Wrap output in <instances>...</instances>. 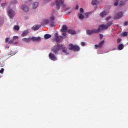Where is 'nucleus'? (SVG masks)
<instances>
[{
	"mask_svg": "<svg viewBox=\"0 0 128 128\" xmlns=\"http://www.w3.org/2000/svg\"><path fill=\"white\" fill-rule=\"evenodd\" d=\"M55 6L56 10H58L61 8V10L64 12H66L70 10V7H67L66 5L64 4V0H56Z\"/></svg>",
	"mask_w": 128,
	"mask_h": 128,
	"instance_id": "nucleus-1",
	"label": "nucleus"
},
{
	"mask_svg": "<svg viewBox=\"0 0 128 128\" xmlns=\"http://www.w3.org/2000/svg\"><path fill=\"white\" fill-rule=\"evenodd\" d=\"M62 44H58L52 47V52H54V54H58V52H60V48H62Z\"/></svg>",
	"mask_w": 128,
	"mask_h": 128,
	"instance_id": "nucleus-2",
	"label": "nucleus"
},
{
	"mask_svg": "<svg viewBox=\"0 0 128 128\" xmlns=\"http://www.w3.org/2000/svg\"><path fill=\"white\" fill-rule=\"evenodd\" d=\"M69 49H70V50H74V52H80V50L78 45L74 46L72 44H69Z\"/></svg>",
	"mask_w": 128,
	"mask_h": 128,
	"instance_id": "nucleus-3",
	"label": "nucleus"
},
{
	"mask_svg": "<svg viewBox=\"0 0 128 128\" xmlns=\"http://www.w3.org/2000/svg\"><path fill=\"white\" fill-rule=\"evenodd\" d=\"M98 30L96 29L88 30H86L87 36H92V34H98Z\"/></svg>",
	"mask_w": 128,
	"mask_h": 128,
	"instance_id": "nucleus-4",
	"label": "nucleus"
},
{
	"mask_svg": "<svg viewBox=\"0 0 128 128\" xmlns=\"http://www.w3.org/2000/svg\"><path fill=\"white\" fill-rule=\"evenodd\" d=\"M55 40L56 42H60L64 40V37L62 36H58V32H56L54 35Z\"/></svg>",
	"mask_w": 128,
	"mask_h": 128,
	"instance_id": "nucleus-5",
	"label": "nucleus"
},
{
	"mask_svg": "<svg viewBox=\"0 0 128 128\" xmlns=\"http://www.w3.org/2000/svg\"><path fill=\"white\" fill-rule=\"evenodd\" d=\"M60 50H62L61 54L62 56H68V48L66 46H64V45L62 44Z\"/></svg>",
	"mask_w": 128,
	"mask_h": 128,
	"instance_id": "nucleus-6",
	"label": "nucleus"
},
{
	"mask_svg": "<svg viewBox=\"0 0 128 128\" xmlns=\"http://www.w3.org/2000/svg\"><path fill=\"white\" fill-rule=\"evenodd\" d=\"M8 16L11 19L14 18V16H16V12H14V11L12 10V9H10L8 11Z\"/></svg>",
	"mask_w": 128,
	"mask_h": 128,
	"instance_id": "nucleus-7",
	"label": "nucleus"
},
{
	"mask_svg": "<svg viewBox=\"0 0 128 128\" xmlns=\"http://www.w3.org/2000/svg\"><path fill=\"white\" fill-rule=\"evenodd\" d=\"M124 14L122 12H119L116 14L114 16V20H120V18H122Z\"/></svg>",
	"mask_w": 128,
	"mask_h": 128,
	"instance_id": "nucleus-8",
	"label": "nucleus"
},
{
	"mask_svg": "<svg viewBox=\"0 0 128 128\" xmlns=\"http://www.w3.org/2000/svg\"><path fill=\"white\" fill-rule=\"evenodd\" d=\"M54 20L55 18L54 15H52L51 16H50L49 22L50 26L51 28H54Z\"/></svg>",
	"mask_w": 128,
	"mask_h": 128,
	"instance_id": "nucleus-9",
	"label": "nucleus"
},
{
	"mask_svg": "<svg viewBox=\"0 0 128 128\" xmlns=\"http://www.w3.org/2000/svg\"><path fill=\"white\" fill-rule=\"evenodd\" d=\"M104 30H108V26H106V24H102L98 26V29H96V30H98V32H100Z\"/></svg>",
	"mask_w": 128,
	"mask_h": 128,
	"instance_id": "nucleus-10",
	"label": "nucleus"
},
{
	"mask_svg": "<svg viewBox=\"0 0 128 128\" xmlns=\"http://www.w3.org/2000/svg\"><path fill=\"white\" fill-rule=\"evenodd\" d=\"M49 58L51 60H53V62H56V60H58V58L56 56V55L54 54L52 52H50L49 54Z\"/></svg>",
	"mask_w": 128,
	"mask_h": 128,
	"instance_id": "nucleus-11",
	"label": "nucleus"
},
{
	"mask_svg": "<svg viewBox=\"0 0 128 128\" xmlns=\"http://www.w3.org/2000/svg\"><path fill=\"white\" fill-rule=\"evenodd\" d=\"M104 44V40H103L100 42L98 44H95L94 46L96 48H102V45Z\"/></svg>",
	"mask_w": 128,
	"mask_h": 128,
	"instance_id": "nucleus-12",
	"label": "nucleus"
},
{
	"mask_svg": "<svg viewBox=\"0 0 128 128\" xmlns=\"http://www.w3.org/2000/svg\"><path fill=\"white\" fill-rule=\"evenodd\" d=\"M68 26L66 25H64L62 26V28L60 30V32H68Z\"/></svg>",
	"mask_w": 128,
	"mask_h": 128,
	"instance_id": "nucleus-13",
	"label": "nucleus"
},
{
	"mask_svg": "<svg viewBox=\"0 0 128 128\" xmlns=\"http://www.w3.org/2000/svg\"><path fill=\"white\" fill-rule=\"evenodd\" d=\"M22 8L24 12H28V10H30L28 6L26 4H23L22 6Z\"/></svg>",
	"mask_w": 128,
	"mask_h": 128,
	"instance_id": "nucleus-14",
	"label": "nucleus"
},
{
	"mask_svg": "<svg viewBox=\"0 0 128 128\" xmlns=\"http://www.w3.org/2000/svg\"><path fill=\"white\" fill-rule=\"evenodd\" d=\"M42 27V25H34L32 28V30H38Z\"/></svg>",
	"mask_w": 128,
	"mask_h": 128,
	"instance_id": "nucleus-15",
	"label": "nucleus"
},
{
	"mask_svg": "<svg viewBox=\"0 0 128 128\" xmlns=\"http://www.w3.org/2000/svg\"><path fill=\"white\" fill-rule=\"evenodd\" d=\"M10 40V37L6 38L5 40V42H8L9 44H14V40ZM9 40V41H8Z\"/></svg>",
	"mask_w": 128,
	"mask_h": 128,
	"instance_id": "nucleus-16",
	"label": "nucleus"
},
{
	"mask_svg": "<svg viewBox=\"0 0 128 128\" xmlns=\"http://www.w3.org/2000/svg\"><path fill=\"white\" fill-rule=\"evenodd\" d=\"M30 39L33 42H40L41 40L40 37H34V36H32V38H30Z\"/></svg>",
	"mask_w": 128,
	"mask_h": 128,
	"instance_id": "nucleus-17",
	"label": "nucleus"
},
{
	"mask_svg": "<svg viewBox=\"0 0 128 128\" xmlns=\"http://www.w3.org/2000/svg\"><path fill=\"white\" fill-rule=\"evenodd\" d=\"M38 4H40L38 2H34L32 4V8H34V10L38 6Z\"/></svg>",
	"mask_w": 128,
	"mask_h": 128,
	"instance_id": "nucleus-18",
	"label": "nucleus"
},
{
	"mask_svg": "<svg viewBox=\"0 0 128 128\" xmlns=\"http://www.w3.org/2000/svg\"><path fill=\"white\" fill-rule=\"evenodd\" d=\"M29 32H30V31H28V30H24L22 32L21 34V36H28Z\"/></svg>",
	"mask_w": 128,
	"mask_h": 128,
	"instance_id": "nucleus-19",
	"label": "nucleus"
},
{
	"mask_svg": "<svg viewBox=\"0 0 128 128\" xmlns=\"http://www.w3.org/2000/svg\"><path fill=\"white\" fill-rule=\"evenodd\" d=\"M32 39L30 38H22V42H30Z\"/></svg>",
	"mask_w": 128,
	"mask_h": 128,
	"instance_id": "nucleus-20",
	"label": "nucleus"
},
{
	"mask_svg": "<svg viewBox=\"0 0 128 128\" xmlns=\"http://www.w3.org/2000/svg\"><path fill=\"white\" fill-rule=\"evenodd\" d=\"M124 44H120L118 46V50H122L124 49Z\"/></svg>",
	"mask_w": 128,
	"mask_h": 128,
	"instance_id": "nucleus-21",
	"label": "nucleus"
},
{
	"mask_svg": "<svg viewBox=\"0 0 128 128\" xmlns=\"http://www.w3.org/2000/svg\"><path fill=\"white\" fill-rule=\"evenodd\" d=\"M106 16V12L104 11L100 13V16L101 18H104Z\"/></svg>",
	"mask_w": 128,
	"mask_h": 128,
	"instance_id": "nucleus-22",
	"label": "nucleus"
},
{
	"mask_svg": "<svg viewBox=\"0 0 128 128\" xmlns=\"http://www.w3.org/2000/svg\"><path fill=\"white\" fill-rule=\"evenodd\" d=\"M68 34H76V31L72 30H68Z\"/></svg>",
	"mask_w": 128,
	"mask_h": 128,
	"instance_id": "nucleus-23",
	"label": "nucleus"
},
{
	"mask_svg": "<svg viewBox=\"0 0 128 128\" xmlns=\"http://www.w3.org/2000/svg\"><path fill=\"white\" fill-rule=\"evenodd\" d=\"M78 18L80 20H84V16L82 14H79Z\"/></svg>",
	"mask_w": 128,
	"mask_h": 128,
	"instance_id": "nucleus-24",
	"label": "nucleus"
},
{
	"mask_svg": "<svg viewBox=\"0 0 128 128\" xmlns=\"http://www.w3.org/2000/svg\"><path fill=\"white\" fill-rule=\"evenodd\" d=\"M52 35L50 34H46L44 36V38H45V40H48V38H51Z\"/></svg>",
	"mask_w": 128,
	"mask_h": 128,
	"instance_id": "nucleus-25",
	"label": "nucleus"
},
{
	"mask_svg": "<svg viewBox=\"0 0 128 128\" xmlns=\"http://www.w3.org/2000/svg\"><path fill=\"white\" fill-rule=\"evenodd\" d=\"M112 24V21H110L108 22L106 24V26H107V28H108L109 26H110Z\"/></svg>",
	"mask_w": 128,
	"mask_h": 128,
	"instance_id": "nucleus-26",
	"label": "nucleus"
},
{
	"mask_svg": "<svg viewBox=\"0 0 128 128\" xmlns=\"http://www.w3.org/2000/svg\"><path fill=\"white\" fill-rule=\"evenodd\" d=\"M43 22L44 24H50V20L48 19L44 20H43Z\"/></svg>",
	"mask_w": 128,
	"mask_h": 128,
	"instance_id": "nucleus-27",
	"label": "nucleus"
},
{
	"mask_svg": "<svg viewBox=\"0 0 128 128\" xmlns=\"http://www.w3.org/2000/svg\"><path fill=\"white\" fill-rule=\"evenodd\" d=\"M4 18H0V26H2L4 24Z\"/></svg>",
	"mask_w": 128,
	"mask_h": 128,
	"instance_id": "nucleus-28",
	"label": "nucleus"
},
{
	"mask_svg": "<svg viewBox=\"0 0 128 128\" xmlns=\"http://www.w3.org/2000/svg\"><path fill=\"white\" fill-rule=\"evenodd\" d=\"M96 2H98V0H92V6H96Z\"/></svg>",
	"mask_w": 128,
	"mask_h": 128,
	"instance_id": "nucleus-29",
	"label": "nucleus"
},
{
	"mask_svg": "<svg viewBox=\"0 0 128 128\" xmlns=\"http://www.w3.org/2000/svg\"><path fill=\"white\" fill-rule=\"evenodd\" d=\"M14 30H20V26L16 25L14 26Z\"/></svg>",
	"mask_w": 128,
	"mask_h": 128,
	"instance_id": "nucleus-30",
	"label": "nucleus"
},
{
	"mask_svg": "<svg viewBox=\"0 0 128 128\" xmlns=\"http://www.w3.org/2000/svg\"><path fill=\"white\" fill-rule=\"evenodd\" d=\"M10 4H18V1H16V0H12L11 1Z\"/></svg>",
	"mask_w": 128,
	"mask_h": 128,
	"instance_id": "nucleus-31",
	"label": "nucleus"
},
{
	"mask_svg": "<svg viewBox=\"0 0 128 128\" xmlns=\"http://www.w3.org/2000/svg\"><path fill=\"white\" fill-rule=\"evenodd\" d=\"M4 61L0 62V66L2 68V66H4Z\"/></svg>",
	"mask_w": 128,
	"mask_h": 128,
	"instance_id": "nucleus-32",
	"label": "nucleus"
},
{
	"mask_svg": "<svg viewBox=\"0 0 128 128\" xmlns=\"http://www.w3.org/2000/svg\"><path fill=\"white\" fill-rule=\"evenodd\" d=\"M126 4V3L124 1H121L119 2V6H124Z\"/></svg>",
	"mask_w": 128,
	"mask_h": 128,
	"instance_id": "nucleus-33",
	"label": "nucleus"
},
{
	"mask_svg": "<svg viewBox=\"0 0 128 128\" xmlns=\"http://www.w3.org/2000/svg\"><path fill=\"white\" fill-rule=\"evenodd\" d=\"M118 0H116V2L114 3V6H118Z\"/></svg>",
	"mask_w": 128,
	"mask_h": 128,
	"instance_id": "nucleus-34",
	"label": "nucleus"
},
{
	"mask_svg": "<svg viewBox=\"0 0 128 128\" xmlns=\"http://www.w3.org/2000/svg\"><path fill=\"white\" fill-rule=\"evenodd\" d=\"M128 36V32H125L122 34L123 36Z\"/></svg>",
	"mask_w": 128,
	"mask_h": 128,
	"instance_id": "nucleus-35",
	"label": "nucleus"
},
{
	"mask_svg": "<svg viewBox=\"0 0 128 128\" xmlns=\"http://www.w3.org/2000/svg\"><path fill=\"white\" fill-rule=\"evenodd\" d=\"M6 4H7L6 2L3 3L2 4V6L3 8H5Z\"/></svg>",
	"mask_w": 128,
	"mask_h": 128,
	"instance_id": "nucleus-36",
	"label": "nucleus"
},
{
	"mask_svg": "<svg viewBox=\"0 0 128 128\" xmlns=\"http://www.w3.org/2000/svg\"><path fill=\"white\" fill-rule=\"evenodd\" d=\"M84 16H86V18H88V16H90V13L86 12L84 14Z\"/></svg>",
	"mask_w": 128,
	"mask_h": 128,
	"instance_id": "nucleus-37",
	"label": "nucleus"
},
{
	"mask_svg": "<svg viewBox=\"0 0 128 128\" xmlns=\"http://www.w3.org/2000/svg\"><path fill=\"white\" fill-rule=\"evenodd\" d=\"M4 68H2V69L0 70V73L4 74Z\"/></svg>",
	"mask_w": 128,
	"mask_h": 128,
	"instance_id": "nucleus-38",
	"label": "nucleus"
},
{
	"mask_svg": "<svg viewBox=\"0 0 128 128\" xmlns=\"http://www.w3.org/2000/svg\"><path fill=\"white\" fill-rule=\"evenodd\" d=\"M128 22L126 21L124 22V26H128Z\"/></svg>",
	"mask_w": 128,
	"mask_h": 128,
	"instance_id": "nucleus-39",
	"label": "nucleus"
},
{
	"mask_svg": "<svg viewBox=\"0 0 128 128\" xmlns=\"http://www.w3.org/2000/svg\"><path fill=\"white\" fill-rule=\"evenodd\" d=\"M80 12H81L82 14V12H84V8H80Z\"/></svg>",
	"mask_w": 128,
	"mask_h": 128,
	"instance_id": "nucleus-40",
	"label": "nucleus"
},
{
	"mask_svg": "<svg viewBox=\"0 0 128 128\" xmlns=\"http://www.w3.org/2000/svg\"><path fill=\"white\" fill-rule=\"evenodd\" d=\"M16 39L18 40V36H14L13 37V40H16Z\"/></svg>",
	"mask_w": 128,
	"mask_h": 128,
	"instance_id": "nucleus-41",
	"label": "nucleus"
},
{
	"mask_svg": "<svg viewBox=\"0 0 128 128\" xmlns=\"http://www.w3.org/2000/svg\"><path fill=\"white\" fill-rule=\"evenodd\" d=\"M81 46H86V43L84 42H81Z\"/></svg>",
	"mask_w": 128,
	"mask_h": 128,
	"instance_id": "nucleus-42",
	"label": "nucleus"
},
{
	"mask_svg": "<svg viewBox=\"0 0 128 128\" xmlns=\"http://www.w3.org/2000/svg\"><path fill=\"white\" fill-rule=\"evenodd\" d=\"M121 41H122V39H120V38H118V39L117 40V42H118V44H119V42H120Z\"/></svg>",
	"mask_w": 128,
	"mask_h": 128,
	"instance_id": "nucleus-43",
	"label": "nucleus"
},
{
	"mask_svg": "<svg viewBox=\"0 0 128 128\" xmlns=\"http://www.w3.org/2000/svg\"><path fill=\"white\" fill-rule=\"evenodd\" d=\"M110 18H112V17L109 16V17L106 18V20L107 22H108V20H110Z\"/></svg>",
	"mask_w": 128,
	"mask_h": 128,
	"instance_id": "nucleus-44",
	"label": "nucleus"
},
{
	"mask_svg": "<svg viewBox=\"0 0 128 128\" xmlns=\"http://www.w3.org/2000/svg\"><path fill=\"white\" fill-rule=\"evenodd\" d=\"M102 38H104V36L102 34H100V40H102Z\"/></svg>",
	"mask_w": 128,
	"mask_h": 128,
	"instance_id": "nucleus-45",
	"label": "nucleus"
},
{
	"mask_svg": "<svg viewBox=\"0 0 128 128\" xmlns=\"http://www.w3.org/2000/svg\"><path fill=\"white\" fill-rule=\"evenodd\" d=\"M6 48H10V46L8 44L5 45Z\"/></svg>",
	"mask_w": 128,
	"mask_h": 128,
	"instance_id": "nucleus-46",
	"label": "nucleus"
},
{
	"mask_svg": "<svg viewBox=\"0 0 128 128\" xmlns=\"http://www.w3.org/2000/svg\"><path fill=\"white\" fill-rule=\"evenodd\" d=\"M62 36H66V33H63L62 34Z\"/></svg>",
	"mask_w": 128,
	"mask_h": 128,
	"instance_id": "nucleus-47",
	"label": "nucleus"
},
{
	"mask_svg": "<svg viewBox=\"0 0 128 128\" xmlns=\"http://www.w3.org/2000/svg\"><path fill=\"white\" fill-rule=\"evenodd\" d=\"M76 10H78V6L77 5L76 7Z\"/></svg>",
	"mask_w": 128,
	"mask_h": 128,
	"instance_id": "nucleus-48",
	"label": "nucleus"
},
{
	"mask_svg": "<svg viewBox=\"0 0 128 128\" xmlns=\"http://www.w3.org/2000/svg\"><path fill=\"white\" fill-rule=\"evenodd\" d=\"M70 12H72V11H70L68 12H67L68 14H70Z\"/></svg>",
	"mask_w": 128,
	"mask_h": 128,
	"instance_id": "nucleus-49",
	"label": "nucleus"
},
{
	"mask_svg": "<svg viewBox=\"0 0 128 128\" xmlns=\"http://www.w3.org/2000/svg\"><path fill=\"white\" fill-rule=\"evenodd\" d=\"M116 50V48H114L113 50Z\"/></svg>",
	"mask_w": 128,
	"mask_h": 128,
	"instance_id": "nucleus-50",
	"label": "nucleus"
},
{
	"mask_svg": "<svg viewBox=\"0 0 128 128\" xmlns=\"http://www.w3.org/2000/svg\"><path fill=\"white\" fill-rule=\"evenodd\" d=\"M18 44V42H14V44Z\"/></svg>",
	"mask_w": 128,
	"mask_h": 128,
	"instance_id": "nucleus-51",
	"label": "nucleus"
},
{
	"mask_svg": "<svg viewBox=\"0 0 128 128\" xmlns=\"http://www.w3.org/2000/svg\"><path fill=\"white\" fill-rule=\"evenodd\" d=\"M98 54H100V52H98V53H97Z\"/></svg>",
	"mask_w": 128,
	"mask_h": 128,
	"instance_id": "nucleus-52",
	"label": "nucleus"
},
{
	"mask_svg": "<svg viewBox=\"0 0 128 128\" xmlns=\"http://www.w3.org/2000/svg\"><path fill=\"white\" fill-rule=\"evenodd\" d=\"M50 0H48V2H50Z\"/></svg>",
	"mask_w": 128,
	"mask_h": 128,
	"instance_id": "nucleus-53",
	"label": "nucleus"
},
{
	"mask_svg": "<svg viewBox=\"0 0 128 128\" xmlns=\"http://www.w3.org/2000/svg\"><path fill=\"white\" fill-rule=\"evenodd\" d=\"M29 0V2H32V0Z\"/></svg>",
	"mask_w": 128,
	"mask_h": 128,
	"instance_id": "nucleus-54",
	"label": "nucleus"
},
{
	"mask_svg": "<svg viewBox=\"0 0 128 128\" xmlns=\"http://www.w3.org/2000/svg\"><path fill=\"white\" fill-rule=\"evenodd\" d=\"M0 2H2V0H0Z\"/></svg>",
	"mask_w": 128,
	"mask_h": 128,
	"instance_id": "nucleus-55",
	"label": "nucleus"
},
{
	"mask_svg": "<svg viewBox=\"0 0 128 128\" xmlns=\"http://www.w3.org/2000/svg\"><path fill=\"white\" fill-rule=\"evenodd\" d=\"M127 44H128V42H127Z\"/></svg>",
	"mask_w": 128,
	"mask_h": 128,
	"instance_id": "nucleus-56",
	"label": "nucleus"
}]
</instances>
